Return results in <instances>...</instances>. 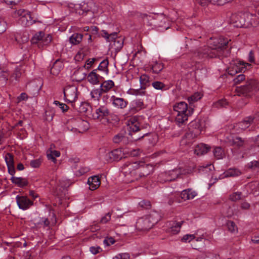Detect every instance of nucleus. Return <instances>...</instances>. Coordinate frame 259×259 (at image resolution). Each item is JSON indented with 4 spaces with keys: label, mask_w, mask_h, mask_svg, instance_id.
Here are the masks:
<instances>
[{
    "label": "nucleus",
    "mask_w": 259,
    "mask_h": 259,
    "mask_svg": "<svg viewBox=\"0 0 259 259\" xmlns=\"http://www.w3.org/2000/svg\"><path fill=\"white\" fill-rule=\"evenodd\" d=\"M228 230L231 232H235L237 230V227L235 224L232 221H228L227 223Z\"/></svg>",
    "instance_id": "obj_53"
},
{
    "label": "nucleus",
    "mask_w": 259,
    "mask_h": 259,
    "mask_svg": "<svg viewBox=\"0 0 259 259\" xmlns=\"http://www.w3.org/2000/svg\"><path fill=\"white\" fill-rule=\"evenodd\" d=\"M163 68V66L161 63L156 62L154 65H152V70L153 73H158Z\"/></svg>",
    "instance_id": "obj_45"
},
{
    "label": "nucleus",
    "mask_w": 259,
    "mask_h": 259,
    "mask_svg": "<svg viewBox=\"0 0 259 259\" xmlns=\"http://www.w3.org/2000/svg\"><path fill=\"white\" fill-rule=\"evenodd\" d=\"M196 2L202 6H205L209 2L218 5H223L227 3L231 2L232 0H196Z\"/></svg>",
    "instance_id": "obj_26"
},
{
    "label": "nucleus",
    "mask_w": 259,
    "mask_h": 259,
    "mask_svg": "<svg viewBox=\"0 0 259 259\" xmlns=\"http://www.w3.org/2000/svg\"><path fill=\"white\" fill-rule=\"evenodd\" d=\"M226 177H235L239 176L241 172L237 169L230 168L225 172Z\"/></svg>",
    "instance_id": "obj_43"
},
{
    "label": "nucleus",
    "mask_w": 259,
    "mask_h": 259,
    "mask_svg": "<svg viewBox=\"0 0 259 259\" xmlns=\"http://www.w3.org/2000/svg\"><path fill=\"white\" fill-rule=\"evenodd\" d=\"M10 180L13 183L20 187L26 186L28 184L27 180L21 177H16L13 176L11 177Z\"/></svg>",
    "instance_id": "obj_29"
},
{
    "label": "nucleus",
    "mask_w": 259,
    "mask_h": 259,
    "mask_svg": "<svg viewBox=\"0 0 259 259\" xmlns=\"http://www.w3.org/2000/svg\"><path fill=\"white\" fill-rule=\"evenodd\" d=\"M63 94L65 101L71 103V105L74 107L73 103L78 98L77 88L74 85L66 86L64 89Z\"/></svg>",
    "instance_id": "obj_7"
},
{
    "label": "nucleus",
    "mask_w": 259,
    "mask_h": 259,
    "mask_svg": "<svg viewBox=\"0 0 259 259\" xmlns=\"http://www.w3.org/2000/svg\"><path fill=\"white\" fill-rule=\"evenodd\" d=\"M242 193L236 192L233 193L230 195V199L232 201H236L241 198Z\"/></svg>",
    "instance_id": "obj_49"
},
{
    "label": "nucleus",
    "mask_w": 259,
    "mask_h": 259,
    "mask_svg": "<svg viewBox=\"0 0 259 259\" xmlns=\"http://www.w3.org/2000/svg\"><path fill=\"white\" fill-rule=\"evenodd\" d=\"M258 118H259V112H256L253 116H249L246 117L243 120L237 123L235 127L244 131L249 127L254 120H258Z\"/></svg>",
    "instance_id": "obj_12"
},
{
    "label": "nucleus",
    "mask_w": 259,
    "mask_h": 259,
    "mask_svg": "<svg viewBox=\"0 0 259 259\" xmlns=\"http://www.w3.org/2000/svg\"><path fill=\"white\" fill-rule=\"evenodd\" d=\"M113 141L116 144L122 143L124 144L127 142V137L123 133H119L114 136L113 138Z\"/></svg>",
    "instance_id": "obj_35"
},
{
    "label": "nucleus",
    "mask_w": 259,
    "mask_h": 259,
    "mask_svg": "<svg viewBox=\"0 0 259 259\" xmlns=\"http://www.w3.org/2000/svg\"><path fill=\"white\" fill-rule=\"evenodd\" d=\"M140 16L143 19L144 22L149 23V21L152 20L153 19L152 16L148 15L146 14H141Z\"/></svg>",
    "instance_id": "obj_61"
},
{
    "label": "nucleus",
    "mask_w": 259,
    "mask_h": 259,
    "mask_svg": "<svg viewBox=\"0 0 259 259\" xmlns=\"http://www.w3.org/2000/svg\"><path fill=\"white\" fill-rule=\"evenodd\" d=\"M184 221L180 222H173L171 224H170V227L169 228V232L173 234H177L180 231V229Z\"/></svg>",
    "instance_id": "obj_34"
},
{
    "label": "nucleus",
    "mask_w": 259,
    "mask_h": 259,
    "mask_svg": "<svg viewBox=\"0 0 259 259\" xmlns=\"http://www.w3.org/2000/svg\"><path fill=\"white\" fill-rule=\"evenodd\" d=\"M173 108L175 111L177 112L176 117V122L179 125L185 124L188 120V117L193 112V108L191 106L188 107V105L185 102H180L175 104Z\"/></svg>",
    "instance_id": "obj_3"
},
{
    "label": "nucleus",
    "mask_w": 259,
    "mask_h": 259,
    "mask_svg": "<svg viewBox=\"0 0 259 259\" xmlns=\"http://www.w3.org/2000/svg\"><path fill=\"white\" fill-rule=\"evenodd\" d=\"M174 195L175 197L180 195L182 199L186 200L193 199L196 195V193L195 191H192L191 189H188L183 190L180 194L179 193H175Z\"/></svg>",
    "instance_id": "obj_17"
},
{
    "label": "nucleus",
    "mask_w": 259,
    "mask_h": 259,
    "mask_svg": "<svg viewBox=\"0 0 259 259\" xmlns=\"http://www.w3.org/2000/svg\"><path fill=\"white\" fill-rule=\"evenodd\" d=\"M209 149V147L207 146L206 145L200 144L195 147L194 149V153L197 155L200 156L207 153Z\"/></svg>",
    "instance_id": "obj_27"
},
{
    "label": "nucleus",
    "mask_w": 259,
    "mask_h": 259,
    "mask_svg": "<svg viewBox=\"0 0 259 259\" xmlns=\"http://www.w3.org/2000/svg\"><path fill=\"white\" fill-rule=\"evenodd\" d=\"M64 67L63 62L60 60H56L50 69V73L54 76L58 75Z\"/></svg>",
    "instance_id": "obj_18"
},
{
    "label": "nucleus",
    "mask_w": 259,
    "mask_h": 259,
    "mask_svg": "<svg viewBox=\"0 0 259 259\" xmlns=\"http://www.w3.org/2000/svg\"><path fill=\"white\" fill-rule=\"evenodd\" d=\"M101 76L97 73V69L91 71L87 76L88 81L92 84H98L99 83V78Z\"/></svg>",
    "instance_id": "obj_25"
},
{
    "label": "nucleus",
    "mask_w": 259,
    "mask_h": 259,
    "mask_svg": "<svg viewBox=\"0 0 259 259\" xmlns=\"http://www.w3.org/2000/svg\"><path fill=\"white\" fill-rule=\"evenodd\" d=\"M114 87V82L112 80H108L103 81L100 85V88L103 93H106L110 91Z\"/></svg>",
    "instance_id": "obj_28"
},
{
    "label": "nucleus",
    "mask_w": 259,
    "mask_h": 259,
    "mask_svg": "<svg viewBox=\"0 0 259 259\" xmlns=\"http://www.w3.org/2000/svg\"><path fill=\"white\" fill-rule=\"evenodd\" d=\"M204 127L203 121L196 119L192 121L189 124V131L198 136L201 133Z\"/></svg>",
    "instance_id": "obj_10"
},
{
    "label": "nucleus",
    "mask_w": 259,
    "mask_h": 259,
    "mask_svg": "<svg viewBox=\"0 0 259 259\" xmlns=\"http://www.w3.org/2000/svg\"><path fill=\"white\" fill-rule=\"evenodd\" d=\"M214 157L218 159H222L224 156V152L220 147H215L213 150Z\"/></svg>",
    "instance_id": "obj_41"
},
{
    "label": "nucleus",
    "mask_w": 259,
    "mask_h": 259,
    "mask_svg": "<svg viewBox=\"0 0 259 259\" xmlns=\"http://www.w3.org/2000/svg\"><path fill=\"white\" fill-rule=\"evenodd\" d=\"M41 163L40 159H34L30 161V165L32 167L37 168L39 167Z\"/></svg>",
    "instance_id": "obj_56"
},
{
    "label": "nucleus",
    "mask_w": 259,
    "mask_h": 259,
    "mask_svg": "<svg viewBox=\"0 0 259 259\" xmlns=\"http://www.w3.org/2000/svg\"><path fill=\"white\" fill-rule=\"evenodd\" d=\"M102 94L103 92L100 88L94 89L90 93L92 98L95 101H99Z\"/></svg>",
    "instance_id": "obj_38"
},
{
    "label": "nucleus",
    "mask_w": 259,
    "mask_h": 259,
    "mask_svg": "<svg viewBox=\"0 0 259 259\" xmlns=\"http://www.w3.org/2000/svg\"><path fill=\"white\" fill-rule=\"evenodd\" d=\"M259 90V83L255 79L247 80L244 85L237 87L235 91L238 96H250Z\"/></svg>",
    "instance_id": "obj_5"
},
{
    "label": "nucleus",
    "mask_w": 259,
    "mask_h": 259,
    "mask_svg": "<svg viewBox=\"0 0 259 259\" xmlns=\"http://www.w3.org/2000/svg\"><path fill=\"white\" fill-rule=\"evenodd\" d=\"M9 73L0 69V87L5 86L7 82Z\"/></svg>",
    "instance_id": "obj_36"
},
{
    "label": "nucleus",
    "mask_w": 259,
    "mask_h": 259,
    "mask_svg": "<svg viewBox=\"0 0 259 259\" xmlns=\"http://www.w3.org/2000/svg\"><path fill=\"white\" fill-rule=\"evenodd\" d=\"M114 242H115V240L112 237H107L103 241V243L106 246H110V245L114 244Z\"/></svg>",
    "instance_id": "obj_58"
},
{
    "label": "nucleus",
    "mask_w": 259,
    "mask_h": 259,
    "mask_svg": "<svg viewBox=\"0 0 259 259\" xmlns=\"http://www.w3.org/2000/svg\"><path fill=\"white\" fill-rule=\"evenodd\" d=\"M197 135H195L194 133L189 131L186 133L181 141L182 145H189L192 143L194 138L197 137Z\"/></svg>",
    "instance_id": "obj_23"
},
{
    "label": "nucleus",
    "mask_w": 259,
    "mask_h": 259,
    "mask_svg": "<svg viewBox=\"0 0 259 259\" xmlns=\"http://www.w3.org/2000/svg\"><path fill=\"white\" fill-rule=\"evenodd\" d=\"M210 46H204L198 50L196 56L200 60L215 58L222 54L223 50L228 44V40L223 38H211L208 42Z\"/></svg>",
    "instance_id": "obj_1"
},
{
    "label": "nucleus",
    "mask_w": 259,
    "mask_h": 259,
    "mask_svg": "<svg viewBox=\"0 0 259 259\" xmlns=\"http://www.w3.org/2000/svg\"><path fill=\"white\" fill-rule=\"evenodd\" d=\"M181 174V171L178 169H175L168 171V173L163 174L160 177H165L164 181L165 182L174 181L178 178Z\"/></svg>",
    "instance_id": "obj_20"
},
{
    "label": "nucleus",
    "mask_w": 259,
    "mask_h": 259,
    "mask_svg": "<svg viewBox=\"0 0 259 259\" xmlns=\"http://www.w3.org/2000/svg\"><path fill=\"white\" fill-rule=\"evenodd\" d=\"M111 100L112 104L118 108L123 109L127 106L128 104V102L124 99L116 97L115 96H111Z\"/></svg>",
    "instance_id": "obj_19"
},
{
    "label": "nucleus",
    "mask_w": 259,
    "mask_h": 259,
    "mask_svg": "<svg viewBox=\"0 0 259 259\" xmlns=\"http://www.w3.org/2000/svg\"><path fill=\"white\" fill-rule=\"evenodd\" d=\"M50 222L49 219L45 217L39 218L38 220H35L34 223V227L37 229L48 228H50Z\"/></svg>",
    "instance_id": "obj_21"
},
{
    "label": "nucleus",
    "mask_w": 259,
    "mask_h": 259,
    "mask_svg": "<svg viewBox=\"0 0 259 259\" xmlns=\"http://www.w3.org/2000/svg\"><path fill=\"white\" fill-rule=\"evenodd\" d=\"M245 79V75L241 74L237 76L233 80L235 84H239Z\"/></svg>",
    "instance_id": "obj_55"
},
{
    "label": "nucleus",
    "mask_w": 259,
    "mask_h": 259,
    "mask_svg": "<svg viewBox=\"0 0 259 259\" xmlns=\"http://www.w3.org/2000/svg\"><path fill=\"white\" fill-rule=\"evenodd\" d=\"M9 173L13 176H14L15 173V169L14 167V164L9 165L7 166Z\"/></svg>",
    "instance_id": "obj_62"
},
{
    "label": "nucleus",
    "mask_w": 259,
    "mask_h": 259,
    "mask_svg": "<svg viewBox=\"0 0 259 259\" xmlns=\"http://www.w3.org/2000/svg\"><path fill=\"white\" fill-rule=\"evenodd\" d=\"M95 60V59H92V60H90V59L86 61L84 67L87 68V69H88L89 68H90L91 67L92 64L94 63Z\"/></svg>",
    "instance_id": "obj_63"
},
{
    "label": "nucleus",
    "mask_w": 259,
    "mask_h": 259,
    "mask_svg": "<svg viewBox=\"0 0 259 259\" xmlns=\"http://www.w3.org/2000/svg\"><path fill=\"white\" fill-rule=\"evenodd\" d=\"M52 41V36L50 34H45L44 37H42V41H40V48L43 47L44 46H47Z\"/></svg>",
    "instance_id": "obj_44"
},
{
    "label": "nucleus",
    "mask_w": 259,
    "mask_h": 259,
    "mask_svg": "<svg viewBox=\"0 0 259 259\" xmlns=\"http://www.w3.org/2000/svg\"><path fill=\"white\" fill-rule=\"evenodd\" d=\"M161 218L159 213L152 211L148 214L139 218L136 223V228L140 231H147L151 229Z\"/></svg>",
    "instance_id": "obj_2"
},
{
    "label": "nucleus",
    "mask_w": 259,
    "mask_h": 259,
    "mask_svg": "<svg viewBox=\"0 0 259 259\" xmlns=\"http://www.w3.org/2000/svg\"><path fill=\"white\" fill-rule=\"evenodd\" d=\"M109 113L110 111L107 107L102 106L96 110L92 116L94 119L101 120L103 118L108 116Z\"/></svg>",
    "instance_id": "obj_16"
},
{
    "label": "nucleus",
    "mask_w": 259,
    "mask_h": 259,
    "mask_svg": "<svg viewBox=\"0 0 259 259\" xmlns=\"http://www.w3.org/2000/svg\"><path fill=\"white\" fill-rule=\"evenodd\" d=\"M122 151L119 149H114L107 154L106 156L110 161H118L122 157Z\"/></svg>",
    "instance_id": "obj_22"
},
{
    "label": "nucleus",
    "mask_w": 259,
    "mask_h": 259,
    "mask_svg": "<svg viewBox=\"0 0 259 259\" xmlns=\"http://www.w3.org/2000/svg\"><path fill=\"white\" fill-rule=\"evenodd\" d=\"M130 255L128 253H121L113 257V259H130Z\"/></svg>",
    "instance_id": "obj_52"
},
{
    "label": "nucleus",
    "mask_w": 259,
    "mask_h": 259,
    "mask_svg": "<svg viewBox=\"0 0 259 259\" xmlns=\"http://www.w3.org/2000/svg\"><path fill=\"white\" fill-rule=\"evenodd\" d=\"M140 167L138 170V178H142L146 177L153 171L154 167L153 166L149 164H145L143 162H139Z\"/></svg>",
    "instance_id": "obj_14"
},
{
    "label": "nucleus",
    "mask_w": 259,
    "mask_h": 259,
    "mask_svg": "<svg viewBox=\"0 0 259 259\" xmlns=\"http://www.w3.org/2000/svg\"><path fill=\"white\" fill-rule=\"evenodd\" d=\"M5 160L7 165L14 164L13 155L10 153H7L5 156Z\"/></svg>",
    "instance_id": "obj_48"
},
{
    "label": "nucleus",
    "mask_w": 259,
    "mask_h": 259,
    "mask_svg": "<svg viewBox=\"0 0 259 259\" xmlns=\"http://www.w3.org/2000/svg\"><path fill=\"white\" fill-rule=\"evenodd\" d=\"M89 105L85 102H82L80 104L78 108V111L80 113H86L88 110Z\"/></svg>",
    "instance_id": "obj_51"
},
{
    "label": "nucleus",
    "mask_w": 259,
    "mask_h": 259,
    "mask_svg": "<svg viewBox=\"0 0 259 259\" xmlns=\"http://www.w3.org/2000/svg\"><path fill=\"white\" fill-rule=\"evenodd\" d=\"M140 164L138 162L125 163L122 167L123 172L125 175H130L135 177V179L136 180H138V171H137L136 170L140 167Z\"/></svg>",
    "instance_id": "obj_9"
},
{
    "label": "nucleus",
    "mask_w": 259,
    "mask_h": 259,
    "mask_svg": "<svg viewBox=\"0 0 259 259\" xmlns=\"http://www.w3.org/2000/svg\"><path fill=\"white\" fill-rule=\"evenodd\" d=\"M88 183L89 185V189L91 190L97 189L100 185V180L97 176H94L89 178Z\"/></svg>",
    "instance_id": "obj_24"
},
{
    "label": "nucleus",
    "mask_w": 259,
    "mask_h": 259,
    "mask_svg": "<svg viewBox=\"0 0 259 259\" xmlns=\"http://www.w3.org/2000/svg\"><path fill=\"white\" fill-rule=\"evenodd\" d=\"M202 97V95L199 93H195L190 97L188 98V100L191 104L192 103L196 102Z\"/></svg>",
    "instance_id": "obj_46"
},
{
    "label": "nucleus",
    "mask_w": 259,
    "mask_h": 259,
    "mask_svg": "<svg viewBox=\"0 0 259 259\" xmlns=\"http://www.w3.org/2000/svg\"><path fill=\"white\" fill-rule=\"evenodd\" d=\"M245 141L241 137H236L233 139L232 144L238 148L243 147L245 144Z\"/></svg>",
    "instance_id": "obj_40"
},
{
    "label": "nucleus",
    "mask_w": 259,
    "mask_h": 259,
    "mask_svg": "<svg viewBox=\"0 0 259 259\" xmlns=\"http://www.w3.org/2000/svg\"><path fill=\"white\" fill-rule=\"evenodd\" d=\"M251 64L243 61H238L236 63L234 66L236 72L245 71L247 67H250Z\"/></svg>",
    "instance_id": "obj_31"
},
{
    "label": "nucleus",
    "mask_w": 259,
    "mask_h": 259,
    "mask_svg": "<svg viewBox=\"0 0 259 259\" xmlns=\"http://www.w3.org/2000/svg\"><path fill=\"white\" fill-rule=\"evenodd\" d=\"M195 236L193 234L185 235L181 239L183 242H190L195 239Z\"/></svg>",
    "instance_id": "obj_50"
},
{
    "label": "nucleus",
    "mask_w": 259,
    "mask_h": 259,
    "mask_svg": "<svg viewBox=\"0 0 259 259\" xmlns=\"http://www.w3.org/2000/svg\"><path fill=\"white\" fill-rule=\"evenodd\" d=\"M139 206L144 209H149L151 207V203L149 201L142 200L139 203Z\"/></svg>",
    "instance_id": "obj_54"
},
{
    "label": "nucleus",
    "mask_w": 259,
    "mask_h": 259,
    "mask_svg": "<svg viewBox=\"0 0 259 259\" xmlns=\"http://www.w3.org/2000/svg\"><path fill=\"white\" fill-rule=\"evenodd\" d=\"M152 86L156 90L165 91L167 89V86L163 82L159 81L152 82Z\"/></svg>",
    "instance_id": "obj_39"
},
{
    "label": "nucleus",
    "mask_w": 259,
    "mask_h": 259,
    "mask_svg": "<svg viewBox=\"0 0 259 259\" xmlns=\"http://www.w3.org/2000/svg\"><path fill=\"white\" fill-rule=\"evenodd\" d=\"M45 36V33L42 31L35 34L31 38V41L33 44H38V47L40 48V41H42V37Z\"/></svg>",
    "instance_id": "obj_33"
},
{
    "label": "nucleus",
    "mask_w": 259,
    "mask_h": 259,
    "mask_svg": "<svg viewBox=\"0 0 259 259\" xmlns=\"http://www.w3.org/2000/svg\"><path fill=\"white\" fill-rule=\"evenodd\" d=\"M248 165L249 168L253 169L259 166V162L257 161H253L250 162Z\"/></svg>",
    "instance_id": "obj_64"
},
{
    "label": "nucleus",
    "mask_w": 259,
    "mask_h": 259,
    "mask_svg": "<svg viewBox=\"0 0 259 259\" xmlns=\"http://www.w3.org/2000/svg\"><path fill=\"white\" fill-rule=\"evenodd\" d=\"M145 108L146 106L142 99H135L130 103L128 114H134Z\"/></svg>",
    "instance_id": "obj_11"
},
{
    "label": "nucleus",
    "mask_w": 259,
    "mask_h": 259,
    "mask_svg": "<svg viewBox=\"0 0 259 259\" xmlns=\"http://www.w3.org/2000/svg\"><path fill=\"white\" fill-rule=\"evenodd\" d=\"M128 126H129V135H131L133 140L138 141L144 138L148 134H143L138 137H134V134L140 130L139 127V123L137 121L136 117L131 118L128 121Z\"/></svg>",
    "instance_id": "obj_8"
},
{
    "label": "nucleus",
    "mask_w": 259,
    "mask_h": 259,
    "mask_svg": "<svg viewBox=\"0 0 259 259\" xmlns=\"http://www.w3.org/2000/svg\"><path fill=\"white\" fill-rule=\"evenodd\" d=\"M16 199L19 208L24 210L28 209L33 204V202L26 196L17 195Z\"/></svg>",
    "instance_id": "obj_13"
},
{
    "label": "nucleus",
    "mask_w": 259,
    "mask_h": 259,
    "mask_svg": "<svg viewBox=\"0 0 259 259\" xmlns=\"http://www.w3.org/2000/svg\"><path fill=\"white\" fill-rule=\"evenodd\" d=\"M83 35L81 33H74L69 37V42L72 45H77L82 41Z\"/></svg>",
    "instance_id": "obj_30"
},
{
    "label": "nucleus",
    "mask_w": 259,
    "mask_h": 259,
    "mask_svg": "<svg viewBox=\"0 0 259 259\" xmlns=\"http://www.w3.org/2000/svg\"><path fill=\"white\" fill-rule=\"evenodd\" d=\"M141 150L138 148V149H134L130 150L128 153V154L132 157H136L139 155H140Z\"/></svg>",
    "instance_id": "obj_57"
},
{
    "label": "nucleus",
    "mask_w": 259,
    "mask_h": 259,
    "mask_svg": "<svg viewBox=\"0 0 259 259\" xmlns=\"http://www.w3.org/2000/svg\"><path fill=\"white\" fill-rule=\"evenodd\" d=\"M111 219V214L108 212L106 213L105 216L103 217L101 219V223L105 224Z\"/></svg>",
    "instance_id": "obj_60"
},
{
    "label": "nucleus",
    "mask_w": 259,
    "mask_h": 259,
    "mask_svg": "<svg viewBox=\"0 0 259 259\" xmlns=\"http://www.w3.org/2000/svg\"><path fill=\"white\" fill-rule=\"evenodd\" d=\"M109 64L108 60L106 59L103 60L99 64L97 69L104 72L106 74L109 73V69L108 68Z\"/></svg>",
    "instance_id": "obj_37"
},
{
    "label": "nucleus",
    "mask_w": 259,
    "mask_h": 259,
    "mask_svg": "<svg viewBox=\"0 0 259 259\" xmlns=\"http://www.w3.org/2000/svg\"><path fill=\"white\" fill-rule=\"evenodd\" d=\"M90 250L93 254H96L102 251V248L99 246H92Z\"/></svg>",
    "instance_id": "obj_59"
},
{
    "label": "nucleus",
    "mask_w": 259,
    "mask_h": 259,
    "mask_svg": "<svg viewBox=\"0 0 259 259\" xmlns=\"http://www.w3.org/2000/svg\"><path fill=\"white\" fill-rule=\"evenodd\" d=\"M75 125L78 127V128L72 127L70 129L69 127H67V128L68 131L70 130L71 131L76 132L77 131H85L89 129V123L86 120H84L81 119V118H77L75 119Z\"/></svg>",
    "instance_id": "obj_15"
},
{
    "label": "nucleus",
    "mask_w": 259,
    "mask_h": 259,
    "mask_svg": "<svg viewBox=\"0 0 259 259\" xmlns=\"http://www.w3.org/2000/svg\"><path fill=\"white\" fill-rule=\"evenodd\" d=\"M102 36L104 37L107 41H113L112 46L114 47L116 51H119L123 47V40L122 38H117V33L112 32L110 34L106 30L102 31Z\"/></svg>",
    "instance_id": "obj_6"
},
{
    "label": "nucleus",
    "mask_w": 259,
    "mask_h": 259,
    "mask_svg": "<svg viewBox=\"0 0 259 259\" xmlns=\"http://www.w3.org/2000/svg\"><path fill=\"white\" fill-rule=\"evenodd\" d=\"M16 13L19 16L21 17V19L23 21H24L25 19L27 20V17H29L30 18V16L28 15L27 12L24 9H20L16 11Z\"/></svg>",
    "instance_id": "obj_47"
},
{
    "label": "nucleus",
    "mask_w": 259,
    "mask_h": 259,
    "mask_svg": "<svg viewBox=\"0 0 259 259\" xmlns=\"http://www.w3.org/2000/svg\"><path fill=\"white\" fill-rule=\"evenodd\" d=\"M22 74L21 71V68L19 67H17L13 73L11 75L10 77V80L12 81H13L14 80H18V79L21 77Z\"/></svg>",
    "instance_id": "obj_42"
},
{
    "label": "nucleus",
    "mask_w": 259,
    "mask_h": 259,
    "mask_svg": "<svg viewBox=\"0 0 259 259\" xmlns=\"http://www.w3.org/2000/svg\"><path fill=\"white\" fill-rule=\"evenodd\" d=\"M140 82L141 85V89H145L146 87L150 85V77L146 74H143L140 77Z\"/></svg>",
    "instance_id": "obj_32"
},
{
    "label": "nucleus",
    "mask_w": 259,
    "mask_h": 259,
    "mask_svg": "<svg viewBox=\"0 0 259 259\" xmlns=\"http://www.w3.org/2000/svg\"><path fill=\"white\" fill-rule=\"evenodd\" d=\"M68 6L79 15L85 16L90 13L94 14L98 13L95 3L91 0L82 2L79 4L70 3L68 4Z\"/></svg>",
    "instance_id": "obj_4"
}]
</instances>
